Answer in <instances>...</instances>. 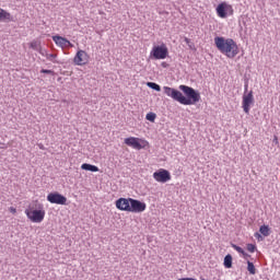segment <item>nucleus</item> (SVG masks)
I'll return each mask as SVG.
<instances>
[{
	"label": "nucleus",
	"mask_w": 280,
	"mask_h": 280,
	"mask_svg": "<svg viewBox=\"0 0 280 280\" xmlns=\"http://www.w3.org/2000/svg\"><path fill=\"white\" fill-rule=\"evenodd\" d=\"M163 89L167 97H172V100H175V102H178L184 106H191V104L200 102V93L196 92V90H194L190 86L179 85L180 91H183L188 98L185 95H183L180 91L174 88L164 86Z\"/></svg>",
	"instance_id": "f257e3e1"
},
{
	"label": "nucleus",
	"mask_w": 280,
	"mask_h": 280,
	"mask_svg": "<svg viewBox=\"0 0 280 280\" xmlns=\"http://www.w3.org/2000/svg\"><path fill=\"white\" fill-rule=\"evenodd\" d=\"M214 45L226 58H235L240 54V46L233 38L217 36L214 37Z\"/></svg>",
	"instance_id": "f03ea898"
},
{
	"label": "nucleus",
	"mask_w": 280,
	"mask_h": 280,
	"mask_svg": "<svg viewBox=\"0 0 280 280\" xmlns=\"http://www.w3.org/2000/svg\"><path fill=\"white\" fill-rule=\"evenodd\" d=\"M116 209L128 213H143L148 206L145 202L132 198H119L116 200Z\"/></svg>",
	"instance_id": "7ed1b4c3"
},
{
	"label": "nucleus",
	"mask_w": 280,
	"mask_h": 280,
	"mask_svg": "<svg viewBox=\"0 0 280 280\" xmlns=\"http://www.w3.org/2000/svg\"><path fill=\"white\" fill-rule=\"evenodd\" d=\"M26 218H28L33 223L40 224L45 220V207L43 203H36L35 206H30L24 211Z\"/></svg>",
	"instance_id": "20e7f679"
},
{
	"label": "nucleus",
	"mask_w": 280,
	"mask_h": 280,
	"mask_svg": "<svg viewBox=\"0 0 280 280\" xmlns=\"http://www.w3.org/2000/svg\"><path fill=\"white\" fill-rule=\"evenodd\" d=\"M125 144L129 148H133V150H145V148H150L148 140L136 137L126 138Z\"/></svg>",
	"instance_id": "39448f33"
},
{
	"label": "nucleus",
	"mask_w": 280,
	"mask_h": 280,
	"mask_svg": "<svg viewBox=\"0 0 280 280\" xmlns=\"http://www.w3.org/2000/svg\"><path fill=\"white\" fill-rule=\"evenodd\" d=\"M170 54V50L167 49V46L165 44H162L160 46H153L150 51V58L153 60H165Z\"/></svg>",
	"instance_id": "423d86ee"
},
{
	"label": "nucleus",
	"mask_w": 280,
	"mask_h": 280,
	"mask_svg": "<svg viewBox=\"0 0 280 280\" xmlns=\"http://www.w3.org/2000/svg\"><path fill=\"white\" fill-rule=\"evenodd\" d=\"M215 12L219 19H226V16H233V5L226 2H221L220 4H218Z\"/></svg>",
	"instance_id": "0eeeda50"
},
{
	"label": "nucleus",
	"mask_w": 280,
	"mask_h": 280,
	"mask_svg": "<svg viewBox=\"0 0 280 280\" xmlns=\"http://www.w3.org/2000/svg\"><path fill=\"white\" fill-rule=\"evenodd\" d=\"M255 104V96L253 95V91L248 93H244L243 101H242V108L246 115L250 114V106Z\"/></svg>",
	"instance_id": "6e6552de"
},
{
	"label": "nucleus",
	"mask_w": 280,
	"mask_h": 280,
	"mask_svg": "<svg viewBox=\"0 0 280 280\" xmlns=\"http://www.w3.org/2000/svg\"><path fill=\"white\" fill-rule=\"evenodd\" d=\"M153 178L156 183H168V180H172V174L165 168H160L153 173Z\"/></svg>",
	"instance_id": "1a4fd4ad"
},
{
	"label": "nucleus",
	"mask_w": 280,
	"mask_h": 280,
	"mask_svg": "<svg viewBox=\"0 0 280 280\" xmlns=\"http://www.w3.org/2000/svg\"><path fill=\"white\" fill-rule=\"evenodd\" d=\"M89 54L84 50H78L73 58V62L77 67H84V65H89Z\"/></svg>",
	"instance_id": "9d476101"
},
{
	"label": "nucleus",
	"mask_w": 280,
	"mask_h": 280,
	"mask_svg": "<svg viewBox=\"0 0 280 280\" xmlns=\"http://www.w3.org/2000/svg\"><path fill=\"white\" fill-rule=\"evenodd\" d=\"M47 200L50 205H67V197L60 195V192L48 194Z\"/></svg>",
	"instance_id": "9b49d317"
},
{
	"label": "nucleus",
	"mask_w": 280,
	"mask_h": 280,
	"mask_svg": "<svg viewBox=\"0 0 280 280\" xmlns=\"http://www.w3.org/2000/svg\"><path fill=\"white\" fill-rule=\"evenodd\" d=\"M52 40L57 47H61V49H67L69 47H73V44L71 42L60 35L52 36Z\"/></svg>",
	"instance_id": "f8f14e48"
},
{
	"label": "nucleus",
	"mask_w": 280,
	"mask_h": 280,
	"mask_svg": "<svg viewBox=\"0 0 280 280\" xmlns=\"http://www.w3.org/2000/svg\"><path fill=\"white\" fill-rule=\"evenodd\" d=\"M81 170H84L85 172H100V167L89 163H83Z\"/></svg>",
	"instance_id": "ddd939ff"
},
{
	"label": "nucleus",
	"mask_w": 280,
	"mask_h": 280,
	"mask_svg": "<svg viewBox=\"0 0 280 280\" xmlns=\"http://www.w3.org/2000/svg\"><path fill=\"white\" fill-rule=\"evenodd\" d=\"M0 21H12V14L0 8Z\"/></svg>",
	"instance_id": "4468645a"
},
{
	"label": "nucleus",
	"mask_w": 280,
	"mask_h": 280,
	"mask_svg": "<svg viewBox=\"0 0 280 280\" xmlns=\"http://www.w3.org/2000/svg\"><path fill=\"white\" fill-rule=\"evenodd\" d=\"M223 266L224 268H233V256H231V254H228L224 257Z\"/></svg>",
	"instance_id": "2eb2a0df"
},
{
	"label": "nucleus",
	"mask_w": 280,
	"mask_h": 280,
	"mask_svg": "<svg viewBox=\"0 0 280 280\" xmlns=\"http://www.w3.org/2000/svg\"><path fill=\"white\" fill-rule=\"evenodd\" d=\"M259 233H261L264 237H268V235H270V228L268 225H261L259 228Z\"/></svg>",
	"instance_id": "dca6fc26"
},
{
	"label": "nucleus",
	"mask_w": 280,
	"mask_h": 280,
	"mask_svg": "<svg viewBox=\"0 0 280 280\" xmlns=\"http://www.w3.org/2000/svg\"><path fill=\"white\" fill-rule=\"evenodd\" d=\"M247 270H248L249 275L257 273V269L255 268V265L250 260L247 261Z\"/></svg>",
	"instance_id": "f3484780"
},
{
	"label": "nucleus",
	"mask_w": 280,
	"mask_h": 280,
	"mask_svg": "<svg viewBox=\"0 0 280 280\" xmlns=\"http://www.w3.org/2000/svg\"><path fill=\"white\" fill-rule=\"evenodd\" d=\"M147 86H149V89H153V91H161V85L154 83V82H148Z\"/></svg>",
	"instance_id": "a211bd4d"
},
{
	"label": "nucleus",
	"mask_w": 280,
	"mask_h": 280,
	"mask_svg": "<svg viewBox=\"0 0 280 280\" xmlns=\"http://www.w3.org/2000/svg\"><path fill=\"white\" fill-rule=\"evenodd\" d=\"M145 119H148V121H154V119H156V114L149 113L147 114Z\"/></svg>",
	"instance_id": "6ab92c4d"
},
{
	"label": "nucleus",
	"mask_w": 280,
	"mask_h": 280,
	"mask_svg": "<svg viewBox=\"0 0 280 280\" xmlns=\"http://www.w3.org/2000/svg\"><path fill=\"white\" fill-rule=\"evenodd\" d=\"M248 253H255L257 250V246L255 244H247Z\"/></svg>",
	"instance_id": "aec40b11"
},
{
	"label": "nucleus",
	"mask_w": 280,
	"mask_h": 280,
	"mask_svg": "<svg viewBox=\"0 0 280 280\" xmlns=\"http://www.w3.org/2000/svg\"><path fill=\"white\" fill-rule=\"evenodd\" d=\"M232 248L236 250V253H240L241 255H244V249L235 244H232Z\"/></svg>",
	"instance_id": "412c9836"
},
{
	"label": "nucleus",
	"mask_w": 280,
	"mask_h": 280,
	"mask_svg": "<svg viewBox=\"0 0 280 280\" xmlns=\"http://www.w3.org/2000/svg\"><path fill=\"white\" fill-rule=\"evenodd\" d=\"M38 45H39V44H38V42H36V40L30 43L31 49H36V50H38Z\"/></svg>",
	"instance_id": "4be33fe9"
},
{
	"label": "nucleus",
	"mask_w": 280,
	"mask_h": 280,
	"mask_svg": "<svg viewBox=\"0 0 280 280\" xmlns=\"http://www.w3.org/2000/svg\"><path fill=\"white\" fill-rule=\"evenodd\" d=\"M40 73H47V74L54 75V71L52 70H47V69H42Z\"/></svg>",
	"instance_id": "5701e85b"
},
{
	"label": "nucleus",
	"mask_w": 280,
	"mask_h": 280,
	"mask_svg": "<svg viewBox=\"0 0 280 280\" xmlns=\"http://www.w3.org/2000/svg\"><path fill=\"white\" fill-rule=\"evenodd\" d=\"M46 58H47V60L54 61V59L56 58V55L55 54H49V55H46Z\"/></svg>",
	"instance_id": "b1692460"
},
{
	"label": "nucleus",
	"mask_w": 280,
	"mask_h": 280,
	"mask_svg": "<svg viewBox=\"0 0 280 280\" xmlns=\"http://www.w3.org/2000/svg\"><path fill=\"white\" fill-rule=\"evenodd\" d=\"M9 211H10V213H13V214H14V213H16V208L10 207V208H9Z\"/></svg>",
	"instance_id": "393cba45"
},
{
	"label": "nucleus",
	"mask_w": 280,
	"mask_h": 280,
	"mask_svg": "<svg viewBox=\"0 0 280 280\" xmlns=\"http://www.w3.org/2000/svg\"><path fill=\"white\" fill-rule=\"evenodd\" d=\"M244 259H248V257H250V255L246 254V252H244V254H242Z\"/></svg>",
	"instance_id": "a878e982"
},
{
	"label": "nucleus",
	"mask_w": 280,
	"mask_h": 280,
	"mask_svg": "<svg viewBox=\"0 0 280 280\" xmlns=\"http://www.w3.org/2000/svg\"><path fill=\"white\" fill-rule=\"evenodd\" d=\"M39 54H42V56H47L45 55V51H43L42 49H39Z\"/></svg>",
	"instance_id": "bb28decb"
},
{
	"label": "nucleus",
	"mask_w": 280,
	"mask_h": 280,
	"mask_svg": "<svg viewBox=\"0 0 280 280\" xmlns=\"http://www.w3.org/2000/svg\"><path fill=\"white\" fill-rule=\"evenodd\" d=\"M185 43L189 45V38L185 37Z\"/></svg>",
	"instance_id": "cd10ccee"
},
{
	"label": "nucleus",
	"mask_w": 280,
	"mask_h": 280,
	"mask_svg": "<svg viewBox=\"0 0 280 280\" xmlns=\"http://www.w3.org/2000/svg\"><path fill=\"white\" fill-rule=\"evenodd\" d=\"M255 237H261V235L259 233H256Z\"/></svg>",
	"instance_id": "c85d7f7f"
},
{
	"label": "nucleus",
	"mask_w": 280,
	"mask_h": 280,
	"mask_svg": "<svg viewBox=\"0 0 280 280\" xmlns=\"http://www.w3.org/2000/svg\"><path fill=\"white\" fill-rule=\"evenodd\" d=\"M245 91H248V85H245Z\"/></svg>",
	"instance_id": "c756f323"
}]
</instances>
